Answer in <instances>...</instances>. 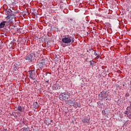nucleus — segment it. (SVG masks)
Instances as JSON below:
<instances>
[{
	"instance_id": "20",
	"label": "nucleus",
	"mask_w": 131,
	"mask_h": 131,
	"mask_svg": "<svg viewBox=\"0 0 131 131\" xmlns=\"http://www.w3.org/2000/svg\"><path fill=\"white\" fill-rule=\"evenodd\" d=\"M52 121H53V120H51L50 121V123H49L51 124V122H52Z\"/></svg>"
},
{
	"instance_id": "14",
	"label": "nucleus",
	"mask_w": 131,
	"mask_h": 131,
	"mask_svg": "<svg viewBox=\"0 0 131 131\" xmlns=\"http://www.w3.org/2000/svg\"><path fill=\"white\" fill-rule=\"evenodd\" d=\"M21 130L23 131H29V128H23L21 129Z\"/></svg>"
},
{
	"instance_id": "1",
	"label": "nucleus",
	"mask_w": 131,
	"mask_h": 131,
	"mask_svg": "<svg viewBox=\"0 0 131 131\" xmlns=\"http://www.w3.org/2000/svg\"><path fill=\"white\" fill-rule=\"evenodd\" d=\"M61 41L65 45H70L74 41V38L69 35H66L63 37Z\"/></svg>"
},
{
	"instance_id": "15",
	"label": "nucleus",
	"mask_w": 131,
	"mask_h": 131,
	"mask_svg": "<svg viewBox=\"0 0 131 131\" xmlns=\"http://www.w3.org/2000/svg\"><path fill=\"white\" fill-rule=\"evenodd\" d=\"M34 105H35V107L37 108L38 107V104H37V102H35Z\"/></svg>"
},
{
	"instance_id": "9",
	"label": "nucleus",
	"mask_w": 131,
	"mask_h": 131,
	"mask_svg": "<svg viewBox=\"0 0 131 131\" xmlns=\"http://www.w3.org/2000/svg\"><path fill=\"white\" fill-rule=\"evenodd\" d=\"M73 106L74 108H80L81 107V105H80L79 102L76 101L73 104Z\"/></svg>"
},
{
	"instance_id": "17",
	"label": "nucleus",
	"mask_w": 131,
	"mask_h": 131,
	"mask_svg": "<svg viewBox=\"0 0 131 131\" xmlns=\"http://www.w3.org/2000/svg\"><path fill=\"white\" fill-rule=\"evenodd\" d=\"M83 56H84L83 54H80V55H79V56L80 57H82H82H83Z\"/></svg>"
},
{
	"instance_id": "7",
	"label": "nucleus",
	"mask_w": 131,
	"mask_h": 131,
	"mask_svg": "<svg viewBox=\"0 0 131 131\" xmlns=\"http://www.w3.org/2000/svg\"><path fill=\"white\" fill-rule=\"evenodd\" d=\"M29 77L31 79H35V73H34V71H31L29 72Z\"/></svg>"
},
{
	"instance_id": "8",
	"label": "nucleus",
	"mask_w": 131,
	"mask_h": 131,
	"mask_svg": "<svg viewBox=\"0 0 131 131\" xmlns=\"http://www.w3.org/2000/svg\"><path fill=\"white\" fill-rule=\"evenodd\" d=\"M83 123H89L90 122V118L88 116H85L82 120Z\"/></svg>"
},
{
	"instance_id": "2",
	"label": "nucleus",
	"mask_w": 131,
	"mask_h": 131,
	"mask_svg": "<svg viewBox=\"0 0 131 131\" xmlns=\"http://www.w3.org/2000/svg\"><path fill=\"white\" fill-rule=\"evenodd\" d=\"M7 21H3L0 23V29L4 28L3 31L5 33H7L10 31V28L7 26Z\"/></svg>"
},
{
	"instance_id": "3",
	"label": "nucleus",
	"mask_w": 131,
	"mask_h": 131,
	"mask_svg": "<svg viewBox=\"0 0 131 131\" xmlns=\"http://www.w3.org/2000/svg\"><path fill=\"white\" fill-rule=\"evenodd\" d=\"M35 57V55H34V53H32L30 54H29L25 58V60H27L28 61V62H32V60L34 59Z\"/></svg>"
},
{
	"instance_id": "11",
	"label": "nucleus",
	"mask_w": 131,
	"mask_h": 131,
	"mask_svg": "<svg viewBox=\"0 0 131 131\" xmlns=\"http://www.w3.org/2000/svg\"><path fill=\"white\" fill-rule=\"evenodd\" d=\"M13 69H14V70H15V71H16V70H17V69H18V64L15 63L14 64Z\"/></svg>"
},
{
	"instance_id": "12",
	"label": "nucleus",
	"mask_w": 131,
	"mask_h": 131,
	"mask_svg": "<svg viewBox=\"0 0 131 131\" xmlns=\"http://www.w3.org/2000/svg\"><path fill=\"white\" fill-rule=\"evenodd\" d=\"M43 65H45V62H41L39 64V68H42L43 67Z\"/></svg>"
},
{
	"instance_id": "6",
	"label": "nucleus",
	"mask_w": 131,
	"mask_h": 131,
	"mask_svg": "<svg viewBox=\"0 0 131 131\" xmlns=\"http://www.w3.org/2000/svg\"><path fill=\"white\" fill-rule=\"evenodd\" d=\"M9 12L10 13L8 14V16H7V19H11V18H12L13 20H15V17H14L15 16V15L13 14V11L12 10H10V11Z\"/></svg>"
},
{
	"instance_id": "19",
	"label": "nucleus",
	"mask_w": 131,
	"mask_h": 131,
	"mask_svg": "<svg viewBox=\"0 0 131 131\" xmlns=\"http://www.w3.org/2000/svg\"><path fill=\"white\" fill-rule=\"evenodd\" d=\"M95 56H98V53H96V52H94Z\"/></svg>"
},
{
	"instance_id": "10",
	"label": "nucleus",
	"mask_w": 131,
	"mask_h": 131,
	"mask_svg": "<svg viewBox=\"0 0 131 131\" xmlns=\"http://www.w3.org/2000/svg\"><path fill=\"white\" fill-rule=\"evenodd\" d=\"M75 102H76V101H75V99L74 98H72L69 102V103L70 104V105H71L72 106H73V104L75 103Z\"/></svg>"
},
{
	"instance_id": "16",
	"label": "nucleus",
	"mask_w": 131,
	"mask_h": 131,
	"mask_svg": "<svg viewBox=\"0 0 131 131\" xmlns=\"http://www.w3.org/2000/svg\"><path fill=\"white\" fill-rule=\"evenodd\" d=\"M89 51H90L91 52H92V53H94V49H89Z\"/></svg>"
},
{
	"instance_id": "21",
	"label": "nucleus",
	"mask_w": 131,
	"mask_h": 131,
	"mask_svg": "<svg viewBox=\"0 0 131 131\" xmlns=\"http://www.w3.org/2000/svg\"><path fill=\"white\" fill-rule=\"evenodd\" d=\"M70 20H71V21H72V18H71V19H70Z\"/></svg>"
},
{
	"instance_id": "13",
	"label": "nucleus",
	"mask_w": 131,
	"mask_h": 131,
	"mask_svg": "<svg viewBox=\"0 0 131 131\" xmlns=\"http://www.w3.org/2000/svg\"><path fill=\"white\" fill-rule=\"evenodd\" d=\"M18 111H20V112H22V110H23V108H22V106H18L17 108Z\"/></svg>"
},
{
	"instance_id": "4",
	"label": "nucleus",
	"mask_w": 131,
	"mask_h": 131,
	"mask_svg": "<svg viewBox=\"0 0 131 131\" xmlns=\"http://www.w3.org/2000/svg\"><path fill=\"white\" fill-rule=\"evenodd\" d=\"M69 97L70 95L69 94H68V93H62L61 94V98L62 99V100H64V101H67V100H68V99H69Z\"/></svg>"
},
{
	"instance_id": "18",
	"label": "nucleus",
	"mask_w": 131,
	"mask_h": 131,
	"mask_svg": "<svg viewBox=\"0 0 131 131\" xmlns=\"http://www.w3.org/2000/svg\"><path fill=\"white\" fill-rule=\"evenodd\" d=\"M45 82H46V83H50V81L47 80V81H46Z\"/></svg>"
},
{
	"instance_id": "5",
	"label": "nucleus",
	"mask_w": 131,
	"mask_h": 131,
	"mask_svg": "<svg viewBox=\"0 0 131 131\" xmlns=\"http://www.w3.org/2000/svg\"><path fill=\"white\" fill-rule=\"evenodd\" d=\"M100 95L102 99H106V100H107V98H108V94L107 93V92H101Z\"/></svg>"
}]
</instances>
